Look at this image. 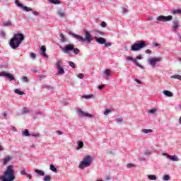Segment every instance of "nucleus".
Returning a JSON list of instances; mask_svg holds the SVG:
<instances>
[{"label": "nucleus", "instance_id": "obj_11", "mask_svg": "<svg viewBox=\"0 0 181 181\" xmlns=\"http://www.w3.org/2000/svg\"><path fill=\"white\" fill-rule=\"evenodd\" d=\"M162 156H165L167 159H170V160H173V162H179V157L176 155L170 156L166 153H162Z\"/></svg>", "mask_w": 181, "mask_h": 181}, {"label": "nucleus", "instance_id": "obj_25", "mask_svg": "<svg viewBox=\"0 0 181 181\" xmlns=\"http://www.w3.org/2000/svg\"><path fill=\"white\" fill-rule=\"evenodd\" d=\"M49 169H50V170H52V172H54V173H57V168H56V167H54V165H53V164H51L49 165Z\"/></svg>", "mask_w": 181, "mask_h": 181}, {"label": "nucleus", "instance_id": "obj_24", "mask_svg": "<svg viewBox=\"0 0 181 181\" xmlns=\"http://www.w3.org/2000/svg\"><path fill=\"white\" fill-rule=\"evenodd\" d=\"M170 78H175V80H180L181 81V75L176 74L170 76Z\"/></svg>", "mask_w": 181, "mask_h": 181}, {"label": "nucleus", "instance_id": "obj_1", "mask_svg": "<svg viewBox=\"0 0 181 181\" xmlns=\"http://www.w3.org/2000/svg\"><path fill=\"white\" fill-rule=\"evenodd\" d=\"M71 36L78 40V42H81V43H91L93 42V37L91 36V34L87 30H83V35L85 38L83 36H81L79 35H77L76 33H71Z\"/></svg>", "mask_w": 181, "mask_h": 181}, {"label": "nucleus", "instance_id": "obj_41", "mask_svg": "<svg viewBox=\"0 0 181 181\" xmlns=\"http://www.w3.org/2000/svg\"><path fill=\"white\" fill-rule=\"evenodd\" d=\"M142 132L144 134H149V133L152 132V129H144L142 130Z\"/></svg>", "mask_w": 181, "mask_h": 181}, {"label": "nucleus", "instance_id": "obj_8", "mask_svg": "<svg viewBox=\"0 0 181 181\" xmlns=\"http://www.w3.org/2000/svg\"><path fill=\"white\" fill-rule=\"evenodd\" d=\"M160 62H162V57H160L157 58L153 57L148 60V63H149L151 66H152L153 69H155V67H156V63Z\"/></svg>", "mask_w": 181, "mask_h": 181}, {"label": "nucleus", "instance_id": "obj_58", "mask_svg": "<svg viewBox=\"0 0 181 181\" xmlns=\"http://www.w3.org/2000/svg\"><path fill=\"white\" fill-rule=\"evenodd\" d=\"M134 81H136V83H137V84H141V80H139V79H137V78H135L134 79Z\"/></svg>", "mask_w": 181, "mask_h": 181}, {"label": "nucleus", "instance_id": "obj_38", "mask_svg": "<svg viewBox=\"0 0 181 181\" xmlns=\"http://www.w3.org/2000/svg\"><path fill=\"white\" fill-rule=\"evenodd\" d=\"M134 64L137 66V67H139L140 69H144V66L141 65V64H138V61L136 59L134 61Z\"/></svg>", "mask_w": 181, "mask_h": 181}, {"label": "nucleus", "instance_id": "obj_6", "mask_svg": "<svg viewBox=\"0 0 181 181\" xmlns=\"http://www.w3.org/2000/svg\"><path fill=\"white\" fill-rule=\"evenodd\" d=\"M179 28V21L177 20H174L173 21V32H174V33H176L177 36L178 37V38L180 39V40H181V35L180 33H179V31H177V28Z\"/></svg>", "mask_w": 181, "mask_h": 181}, {"label": "nucleus", "instance_id": "obj_61", "mask_svg": "<svg viewBox=\"0 0 181 181\" xmlns=\"http://www.w3.org/2000/svg\"><path fill=\"white\" fill-rule=\"evenodd\" d=\"M0 35H1V36H2V37H5V33L4 32V31H1L0 32Z\"/></svg>", "mask_w": 181, "mask_h": 181}, {"label": "nucleus", "instance_id": "obj_64", "mask_svg": "<svg viewBox=\"0 0 181 181\" xmlns=\"http://www.w3.org/2000/svg\"><path fill=\"white\" fill-rule=\"evenodd\" d=\"M178 124L181 125V116L178 119Z\"/></svg>", "mask_w": 181, "mask_h": 181}, {"label": "nucleus", "instance_id": "obj_62", "mask_svg": "<svg viewBox=\"0 0 181 181\" xmlns=\"http://www.w3.org/2000/svg\"><path fill=\"white\" fill-rule=\"evenodd\" d=\"M33 15H35V16H39V12L37 11H33Z\"/></svg>", "mask_w": 181, "mask_h": 181}, {"label": "nucleus", "instance_id": "obj_55", "mask_svg": "<svg viewBox=\"0 0 181 181\" xmlns=\"http://www.w3.org/2000/svg\"><path fill=\"white\" fill-rule=\"evenodd\" d=\"M97 33H98L99 35H100V36H105V33L104 32H101V31H96Z\"/></svg>", "mask_w": 181, "mask_h": 181}, {"label": "nucleus", "instance_id": "obj_43", "mask_svg": "<svg viewBox=\"0 0 181 181\" xmlns=\"http://www.w3.org/2000/svg\"><path fill=\"white\" fill-rule=\"evenodd\" d=\"M152 154V151H149V150H146L144 151V155L146 156H148V155H151Z\"/></svg>", "mask_w": 181, "mask_h": 181}, {"label": "nucleus", "instance_id": "obj_15", "mask_svg": "<svg viewBox=\"0 0 181 181\" xmlns=\"http://www.w3.org/2000/svg\"><path fill=\"white\" fill-rule=\"evenodd\" d=\"M40 50L42 56L46 58L49 57V56L46 54V47L45 45L41 46Z\"/></svg>", "mask_w": 181, "mask_h": 181}, {"label": "nucleus", "instance_id": "obj_52", "mask_svg": "<svg viewBox=\"0 0 181 181\" xmlns=\"http://www.w3.org/2000/svg\"><path fill=\"white\" fill-rule=\"evenodd\" d=\"M116 121L117 122H118V124H121V122H122L123 120H122V118L118 117L116 119Z\"/></svg>", "mask_w": 181, "mask_h": 181}, {"label": "nucleus", "instance_id": "obj_63", "mask_svg": "<svg viewBox=\"0 0 181 181\" xmlns=\"http://www.w3.org/2000/svg\"><path fill=\"white\" fill-rule=\"evenodd\" d=\"M146 53L147 54H151V53H152V51H151V49H146Z\"/></svg>", "mask_w": 181, "mask_h": 181}, {"label": "nucleus", "instance_id": "obj_22", "mask_svg": "<svg viewBox=\"0 0 181 181\" xmlns=\"http://www.w3.org/2000/svg\"><path fill=\"white\" fill-rule=\"evenodd\" d=\"M35 173H37V175H39V176H45V172L40 170H35Z\"/></svg>", "mask_w": 181, "mask_h": 181}, {"label": "nucleus", "instance_id": "obj_5", "mask_svg": "<svg viewBox=\"0 0 181 181\" xmlns=\"http://www.w3.org/2000/svg\"><path fill=\"white\" fill-rule=\"evenodd\" d=\"M62 52L63 53H65V54H68L69 56H71L70 52H74V54H80V49H78V48H74V45L73 44H69L66 45Z\"/></svg>", "mask_w": 181, "mask_h": 181}, {"label": "nucleus", "instance_id": "obj_10", "mask_svg": "<svg viewBox=\"0 0 181 181\" xmlns=\"http://www.w3.org/2000/svg\"><path fill=\"white\" fill-rule=\"evenodd\" d=\"M15 4L16 5V6H18V8H21V9H23L25 12H30V11H32V8H30V7H28L26 6H23V4H21L19 2V1H18V0L15 1Z\"/></svg>", "mask_w": 181, "mask_h": 181}, {"label": "nucleus", "instance_id": "obj_23", "mask_svg": "<svg viewBox=\"0 0 181 181\" xmlns=\"http://www.w3.org/2000/svg\"><path fill=\"white\" fill-rule=\"evenodd\" d=\"M93 97H94V95L93 94L83 95L82 96V98H84L85 100H90V98H93Z\"/></svg>", "mask_w": 181, "mask_h": 181}, {"label": "nucleus", "instance_id": "obj_30", "mask_svg": "<svg viewBox=\"0 0 181 181\" xmlns=\"http://www.w3.org/2000/svg\"><path fill=\"white\" fill-rule=\"evenodd\" d=\"M14 93H16V94H18V95H23V94H25L23 91H21L19 89H15Z\"/></svg>", "mask_w": 181, "mask_h": 181}, {"label": "nucleus", "instance_id": "obj_51", "mask_svg": "<svg viewBox=\"0 0 181 181\" xmlns=\"http://www.w3.org/2000/svg\"><path fill=\"white\" fill-rule=\"evenodd\" d=\"M134 166H135L134 164H132V163H128L127 165V169H130V168H132V167H134Z\"/></svg>", "mask_w": 181, "mask_h": 181}, {"label": "nucleus", "instance_id": "obj_60", "mask_svg": "<svg viewBox=\"0 0 181 181\" xmlns=\"http://www.w3.org/2000/svg\"><path fill=\"white\" fill-rule=\"evenodd\" d=\"M11 129H12V131H13L14 132H18V129H16V127H13V126L11 127Z\"/></svg>", "mask_w": 181, "mask_h": 181}, {"label": "nucleus", "instance_id": "obj_2", "mask_svg": "<svg viewBox=\"0 0 181 181\" xmlns=\"http://www.w3.org/2000/svg\"><path fill=\"white\" fill-rule=\"evenodd\" d=\"M23 40H25V35L22 33H16L9 41L10 47L11 49H18Z\"/></svg>", "mask_w": 181, "mask_h": 181}, {"label": "nucleus", "instance_id": "obj_29", "mask_svg": "<svg viewBox=\"0 0 181 181\" xmlns=\"http://www.w3.org/2000/svg\"><path fill=\"white\" fill-rule=\"evenodd\" d=\"M28 174V169L27 168H23L21 173L20 175H21L22 176H25Z\"/></svg>", "mask_w": 181, "mask_h": 181}, {"label": "nucleus", "instance_id": "obj_20", "mask_svg": "<svg viewBox=\"0 0 181 181\" xmlns=\"http://www.w3.org/2000/svg\"><path fill=\"white\" fill-rule=\"evenodd\" d=\"M57 15L60 17V18H64L65 13L64 12L63 10L62 9H59L57 12Z\"/></svg>", "mask_w": 181, "mask_h": 181}, {"label": "nucleus", "instance_id": "obj_39", "mask_svg": "<svg viewBox=\"0 0 181 181\" xmlns=\"http://www.w3.org/2000/svg\"><path fill=\"white\" fill-rule=\"evenodd\" d=\"M170 177L168 175H164L163 177V180L168 181L170 180Z\"/></svg>", "mask_w": 181, "mask_h": 181}, {"label": "nucleus", "instance_id": "obj_4", "mask_svg": "<svg viewBox=\"0 0 181 181\" xmlns=\"http://www.w3.org/2000/svg\"><path fill=\"white\" fill-rule=\"evenodd\" d=\"M93 159L94 158L91 156H85L78 165L79 169H84V168L91 166Z\"/></svg>", "mask_w": 181, "mask_h": 181}, {"label": "nucleus", "instance_id": "obj_32", "mask_svg": "<svg viewBox=\"0 0 181 181\" xmlns=\"http://www.w3.org/2000/svg\"><path fill=\"white\" fill-rule=\"evenodd\" d=\"M180 13H181L180 9H175V10H172L171 11V13H173V15H176V14Z\"/></svg>", "mask_w": 181, "mask_h": 181}, {"label": "nucleus", "instance_id": "obj_53", "mask_svg": "<svg viewBox=\"0 0 181 181\" xmlns=\"http://www.w3.org/2000/svg\"><path fill=\"white\" fill-rule=\"evenodd\" d=\"M100 26H102V28H106L107 27V23H105V21H103L100 24Z\"/></svg>", "mask_w": 181, "mask_h": 181}, {"label": "nucleus", "instance_id": "obj_49", "mask_svg": "<svg viewBox=\"0 0 181 181\" xmlns=\"http://www.w3.org/2000/svg\"><path fill=\"white\" fill-rule=\"evenodd\" d=\"M104 45H105V47H110L112 45L111 42H105V41Z\"/></svg>", "mask_w": 181, "mask_h": 181}, {"label": "nucleus", "instance_id": "obj_44", "mask_svg": "<svg viewBox=\"0 0 181 181\" xmlns=\"http://www.w3.org/2000/svg\"><path fill=\"white\" fill-rule=\"evenodd\" d=\"M69 65L70 66V67H72V69H74V67H76V64H74V62L71 61L69 62Z\"/></svg>", "mask_w": 181, "mask_h": 181}, {"label": "nucleus", "instance_id": "obj_27", "mask_svg": "<svg viewBox=\"0 0 181 181\" xmlns=\"http://www.w3.org/2000/svg\"><path fill=\"white\" fill-rule=\"evenodd\" d=\"M22 135L23 136H30V134L29 133V130L25 129V131L22 132Z\"/></svg>", "mask_w": 181, "mask_h": 181}, {"label": "nucleus", "instance_id": "obj_7", "mask_svg": "<svg viewBox=\"0 0 181 181\" xmlns=\"http://www.w3.org/2000/svg\"><path fill=\"white\" fill-rule=\"evenodd\" d=\"M56 66L57 69L58 70L57 74L63 76V74H64V69H63V62H62V60H58L56 63Z\"/></svg>", "mask_w": 181, "mask_h": 181}, {"label": "nucleus", "instance_id": "obj_45", "mask_svg": "<svg viewBox=\"0 0 181 181\" xmlns=\"http://www.w3.org/2000/svg\"><path fill=\"white\" fill-rule=\"evenodd\" d=\"M157 110L156 109H151L149 110V113L151 114V115H153V114H155V112H156Z\"/></svg>", "mask_w": 181, "mask_h": 181}, {"label": "nucleus", "instance_id": "obj_54", "mask_svg": "<svg viewBox=\"0 0 181 181\" xmlns=\"http://www.w3.org/2000/svg\"><path fill=\"white\" fill-rule=\"evenodd\" d=\"M77 77H78V78L83 79V78H84V74H78Z\"/></svg>", "mask_w": 181, "mask_h": 181}, {"label": "nucleus", "instance_id": "obj_40", "mask_svg": "<svg viewBox=\"0 0 181 181\" xmlns=\"http://www.w3.org/2000/svg\"><path fill=\"white\" fill-rule=\"evenodd\" d=\"M21 80H22L23 83H29V79H28L27 76H23L21 78Z\"/></svg>", "mask_w": 181, "mask_h": 181}, {"label": "nucleus", "instance_id": "obj_35", "mask_svg": "<svg viewBox=\"0 0 181 181\" xmlns=\"http://www.w3.org/2000/svg\"><path fill=\"white\" fill-rule=\"evenodd\" d=\"M104 74H105V76H107V77H108L110 76V74H111V70L110 69H106L103 71Z\"/></svg>", "mask_w": 181, "mask_h": 181}, {"label": "nucleus", "instance_id": "obj_9", "mask_svg": "<svg viewBox=\"0 0 181 181\" xmlns=\"http://www.w3.org/2000/svg\"><path fill=\"white\" fill-rule=\"evenodd\" d=\"M172 19H173V16H159L158 17H157L156 21H158V22H170Z\"/></svg>", "mask_w": 181, "mask_h": 181}, {"label": "nucleus", "instance_id": "obj_46", "mask_svg": "<svg viewBox=\"0 0 181 181\" xmlns=\"http://www.w3.org/2000/svg\"><path fill=\"white\" fill-rule=\"evenodd\" d=\"M30 57L31 59H36V54H35V53H33V52H31V53L30 54Z\"/></svg>", "mask_w": 181, "mask_h": 181}, {"label": "nucleus", "instance_id": "obj_57", "mask_svg": "<svg viewBox=\"0 0 181 181\" xmlns=\"http://www.w3.org/2000/svg\"><path fill=\"white\" fill-rule=\"evenodd\" d=\"M105 87V85L103 84V85H100L98 86V90H103V88H104Z\"/></svg>", "mask_w": 181, "mask_h": 181}, {"label": "nucleus", "instance_id": "obj_33", "mask_svg": "<svg viewBox=\"0 0 181 181\" xmlns=\"http://www.w3.org/2000/svg\"><path fill=\"white\" fill-rule=\"evenodd\" d=\"M49 2H50L51 4H54V5H59L60 4V1L59 0H49Z\"/></svg>", "mask_w": 181, "mask_h": 181}, {"label": "nucleus", "instance_id": "obj_31", "mask_svg": "<svg viewBox=\"0 0 181 181\" xmlns=\"http://www.w3.org/2000/svg\"><path fill=\"white\" fill-rule=\"evenodd\" d=\"M43 115V112H40V111H38V112H35V115L33 116V118L34 119H36L39 116H41Z\"/></svg>", "mask_w": 181, "mask_h": 181}, {"label": "nucleus", "instance_id": "obj_37", "mask_svg": "<svg viewBox=\"0 0 181 181\" xmlns=\"http://www.w3.org/2000/svg\"><path fill=\"white\" fill-rule=\"evenodd\" d=\"M52 180V177L50 175H45L43 178V181H50Z\"/></svg>", "mask_w": 181, "mask_h": 181}, {"label": "nucleus", "instance_id": "obj_16", "mask_svg": "<svg viewBox=\"0 0 181 181\" xmlns=\"http://www.w3.org/2000/svg\"><path fill=\"white\" fill-rule=\"evenodd\" d=\"M137 47L139 50H141V49H144V47H146V43L145 42L141 41L137 43Z\"/></svg>", "mask_w": 181, "mask_h": 181}, {"label": "nucleus", "instance_id": "obj_48", "mask_svg": "<svg viewBox=\"0 0 181 181\" xmlns=\"http://www.w3.org/2000/svg\"><path fill=\"white\" fill-rule=\"evenodd\" d=\"M28 112H29V109L26 107L23 108L22 114H28Z\"/></svg>", "mask_w": 181, "mask_h": 181}, {"label": "nucleus", "instance_id": "obj_56", "mask_svg": "<svg viewBox=\"0 0 181 181\" xmlns=\"http://www.w3.org/2000/svg\"><path fill=\"white\" fill-rule=\"evenodd\" d=\"M122 13H128V9L122 8Z\"/></svg>", "mask_w": 181, "mask_h": 181}, {"label": "nucleus", "instance_id": "obj_50", "mask_svg": "<svg viewBox=\"0 0 181 181\" xmlns=\"http://www.w3.org/2000/svg\"><path fill=\"white\" fill-rule=\"evenodd\" d=\"M110 112H111V110L107 109V110L104 112V115H107L108 114H110Z\"/></svg>", "mask_w": 181, "mask_h": 181}, {"label": "nucleus", "instance_id": "obj_19", "mask_svg": "<svg viewBox=\"0 0 181 181\" xmlns=\"http://www.w3.org/2000/svg\"><path fill=\"white\" fill-rule=\"evenodd\" d=\"M163 93L165 97H173V93L169 90H163Z\"/></svg>", "mask_w": 181, "mask_h": 181}, {"label": "nucleus", "instance_id": "obj_47", "mask_svg": "<svg viewBox=\"0 0 181 181\" xmlns=\"http://www.w3.org/2000/svg\"><path fill=\"white\" fill-rule=\"evenodd\" d=\"M44 87L47 88V90H53V86L49 85H44Z\"/></svg>", "mask_w": 181, "mask_h": 181}, {"label": "nucleus", "instance_id": "obj_17", "mask_svg": "<svg viewBox=\"0 0 181 181\" xmlns=\"http://www.w3.org/2000/svg\"><path fill=\"white\" fill-rule=\"evenodd\" d=\"M12 160V156H7L4 158L3 163L4 165H6L8 162H11Z\"/></svg>", "mask_w": 181, "mask_h": 181}, {"label": "nucleus", "instance_id": "obj_13", "mask_svg": "<svg viewBox=\"0 0 181 181\" xmlns=\"http://www.w3.org/2000/svg\"><path fill=\"white\" fill-rule=\"evenodd\" d=\"M78 115H79V117H88V118H92L93 117V115L87 113L81 110V109L78 110Z\"/></svg>", "mask_w": 181, "mask_h": 181}, {"label": "nucleus", "instance_id": "obj_14", "mask_svg": "<svg viewBox=\"0 0 181 181\" xmlns=\"http://www.w3.org/2000/svg\"><path fill=\"white\" fill-rule=\"evenodd\" d=\"M95 40L99 45H104V43H105V40L103 37H95Z\"/></svg>", "mask_w": 181, "mask_h": 181}, {"label": "nucleus", "instance_id": "obj_36", "mask_svg": "<svg viewBox=\"0 0 181 181\" xmlns=\"http://www.w3.org/2000/svg\"><path fill=\"white\" fill-rule=\"evenodd\" d=\"M30 136H33V138H40V134L36 133H32Z\"/></svg>", "mask_w": 181, "mask_h": 181}, {"label": "nucleus", "instance_id": "obj_34", "mask_svg": "<svg viewBox=\"0 0 181 181\" xmlns=\"http://www.w3.org/2000/svg\"><path fill=\"white\" fill-rule=\"evenodd\" d=\"M12 25V22L11 21H5L3 23V26H11Z\"/></svg>", "mask_w": 181, "mask_h": 181}, {"label": "nucleus", "instance_id": "obj_21", "mask_svg": "<svg viewBox=\"0 0 181 181\" xmlns=\"http://www.w3.org/2000/svg\"><path fill=\"white\" fill-rule=\"evenodd\" d=\"M84 146V143H83V141H80L78 144H77V150L80 151V149H82V148Z\"/></svg>", "mask_w": 181, "mask_h": 181}, {"label": "nucleus", "instance_id": "obj_42", "mask_svg": "<svg viewBox=\"0 0 181 181\" xmlns=\"http://www.w3.org/2000/svg\"><path fill=\"white\" fill-rule=\"evenodd\" d=\"M126 60L127 62H132L134 63V62H135V60H136V59H134V58H132V57H127Z\"/></svg>", "mask_w": 181, "mask_h": 181}, {"label": "nucleus", "instance_id": "obj_3", "mask_svg": "<svg viewBox=\"0 0 181 181\" xmlns=\"http://www.w3.org/2000/svg\"><path fill=\"white\" fill-rule=\"evenodd\" d=\"M0 180L1 181H13L15 180V171L13 170V166L8 165L4 172V175L0 176Z\"/></svg>", "mask_w": 181, "mask_h": 181}, {"label": "nucleus", "instance_id": "obj_26", "mask_svg": "<svg viewBox=\"0 0 181 181\" xmlns=\"http://www.w3.org/2000/svg\"><path fill=\"white\" fill-rule=\"evenodd\" d=\"M59 37H61V42H62V43L67 42V39H66V37H64V35H63V33H60Z\"/></svg>", "mask_w": 181, "mask_h": 181}, {"label": "nucleus", "instance_id": "obj_18", "mask_svg": "<svg viewBox=\"0 0 181 181\" xmlns=\"http://www.w3.org/2000/svg\"><path fill=\"white\" fill-rule=\"evenodd\" d=\"M130 50H131V52H138V51H139V49L138 48V44L135 43V44L132 45L131 46Z\"/></svg>", "mask_w": 181, "mask_h": 181}, {"label": "nucleus", "instance_id": "obj_59", "mask_svg": "<svg viewBox=\"0 0 181 181\" xmlns=\"http://www.w3.org/2000/svg\"><path fill=\"white\" fill-rule=\"evenodd\" d=\"M153 47H159V44H158L156 42H153Z\"/></svg>", "mask_w": 181, "mask_h": 181}, {"label": "nucleus", "instance_id": "obj_28", "mask_svg": "<svg viewBox=\"0 0 181 181\" xmlns=\"http://www.w3.org/2000/svg\"><path fill=\"white\" fill-rule=\"evenodd\" d=\"M148 179L149 180H156L157 177H156V175H148Z\"/></svg>", "mask_w": 181, "mask_h": 181}, {"label": "nucleus", "instance_id": "obj_12", "mask_svg": "<svg viewBox=\"0 0 181 181\" xmlns=\"http://www.w3.org/2000/svg\"><path fill=\"white\" fill-rule=\"evenodd\" d=\"M2 76H4V77L8 78V80L9 81H12L13 80H15V76H13V75H12V74H9L6 71H3V72L0 73V77Z\"/></svg>", "mask_w": 181, "mask_h": 181}]
</instances>
